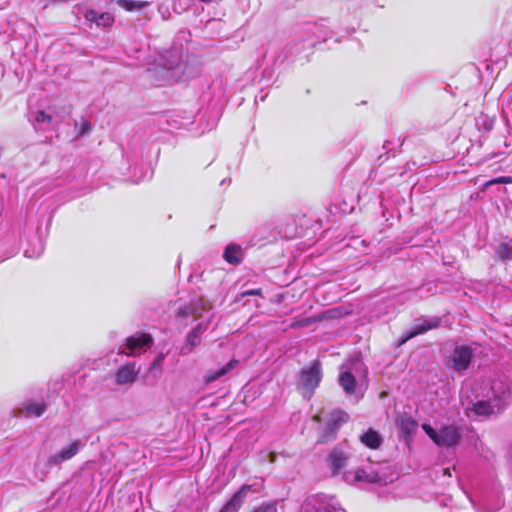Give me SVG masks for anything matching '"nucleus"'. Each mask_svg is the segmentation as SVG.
<instances>
[{"label": "nucleus", "instance_id": "f03ea898", "mask_svg": "<svg viewBox=\"0 0 512 512\" xmlns=\"http://www.w3.org/2000/svg\"><path fill=\"white\" fill-rule=\"evenodd\" d=\"M159 66L164 77L180 80L186 74L187 65L183 62L182 52L178 49L166 51L159 57Z\"/></svg>", "mask_w": 512, "mask_h": 512}, {"label": "nucleus", "instance_id": "aec40b11", "mask_svg": "<svg viewBox=\"0 0 512 512\" xmlns=\"http://www.w3.org/2000/svg\"><path fill=\"white\" fill-rule=\"evenodd\" d=\"M355 478L358 481L368 482V483H378L382 481L381 475L374 470H364L359 469L355 473Z\"/></svg>", "mask_w": 512, "mask_h": 512}, {"label": "nucleus", "instance_id": "c85d7f7f", "mask_svg": "<svg viewBox=\"0 0 512 512\" xmlns=\"http://www.w3.org/2000/svg\"><path fill=\"white\" fill-rule=\"evenodd\" d=\"M242 295L243 296L261 295V290L260 289L248 290V291L243 292Z\"/></svg>", "mask_w": 512, "mask_h": 512}, {"label": "nucleus", "instance_id": "f3484780", "mask_svg": "<svg viewBox=\"0 0 512 512\" xmlns=\"http://www.w3.org/2000/svg\"><path fill=\"white\" fill-rule=\"evenodd\" d=\"M237 364V360H231L221 368L209 370L205 375V382L211 383L216 381L217 379L229 373Z\"/></svg>", "mask_w": 512, "mask_h": 512}, {"label": "nucleus", "instance_id": "cd10ccee", "mask_svg": "<svg viewBox=\"0 0 512 512\" xmlns=\"http://www.w3.org/2000/svg\"><path fill=\"white\" fill-rule=\"evenodd\" d=\"M35 120L38 123L50 122L51 116L45 113L44 111H37Z\"/></svg>", "mask_w": 512, "mask_h": 512}, {"label": "nucleus", "instance_id": "423d86ee", "mask_svg": "<svg viewBox=\"0 0 512 512\" xmlns=\"http://www.w3.org/2000/svg\"><path fill=\"white\" fill-rule=\"evenodd\" d=\"M473 356V351L469 346L465 345H457L455 346L451 357H450V364L451 368L459 373L462 374L464 371H466L471 363V359Z\"/></svg>", "mask_w": 512, "mask_h": 512}, {"label": "nucleus", "instance_id": "f8f14e48", "mask_svg": "<svg viewBox=\"0 0 512 512\" xmlns=\"http://www.w3.org/2000/svg\"><path fill=\"white\" fill-rule=\"evenodd\" d=\"M440 324L439 318H432V319H422L420 320L415 326L409 331L408 335L403 339L402 343L406 342L407 340L423 334L431 329L437 328Z\"/></svg>", "mask_w": 512, "mask_h": 512}, {"label": "nucleus", "instance_id": "b1692460", "mask_svg": "<svg viewBox=\"0 0 512 512\" xmlns=\"http://www.w3.org/2000/svg\"><path fill=\"white\" fill-rule=\"evenodd\" d=\"M318 499H321L319 496L309 497L302 506L301 512H310L312 508H315L317 511H320V507H316Z\"/></svg>", "mask_w": 512, "mask_h": 512}, {"label": "nucleus", "instance_id": "bb28decb", "mask_svg": "<svg viewBox=\"0 0 512 512\" xmlns=\"http://www.w3.org/2000/svg\"><path fill=\"white\" fill-rule=\"evenodd\" d=\"M252 512H277L274 504H265L255 508Z\"/></svg>", "mask_w": 512, "mask_h": 512}, {"label": "nucleus", "instance_id": "9b49d317", "mask_svg": "<svg viewBox=\"0 0 512 512\" xmlns=\"http://www.w3.org/2000/svg\"><path fill=\"white\" fill-rule=\"evenodd\" d=\"M88 22L95 23L97 27H110L114 23V17L107 12L99 13L96 10H87L84 14Z\"/></svg>", "mask_w": 512, "mask_h": 512}, {"label": "nucleus", "instance_id": "0eeeda50", "mask_svg": "<svg viewBox=\"0 0 512 512\" xmlns=\"http://www.w3.org/2000/svg\"><path fill=\"white\" fill-rule=\"evenodd\" d=\"M83 446L82 442L79 440L72 441L68 446L62 448L59 452L50 456L45 464L47 469L58 465L64 461H67L74 457Z\"/></svg>", "mask_w": 512, "mask_h": 512}, {"label": "nucleus", "instance_id": "f257e3e1", "mask_svg": "<svg viewBox=\"0 0 512 512\" xmlns=\"http://www.w3.org/2000/svg\"><path fill=\"white\" fill-rule=\"evenodd\" d=\"M492 402L479 400L472 403L471 411L477 416H490L495 412L500 413L506 409L511 400L510 384L505 378L492 381Z\"/></svg>", "mask_w": 512, "mask_h": 512}, {"label": "nucleus", "instance_id": "6ab92c4d", "mask_svg": "<svg viewBox=\"0 0 512 512\" xmlns=\"http://www.w3.org/2000/svg\"><path fill=\"white\" fill-rule=\"evenodd\" d=\"M223 257L228 263L237 264L243 258V251L239 245L230 244L226 247Z\"/></svg>", "mask_w": 512, "mask_h": 512}, {"label": "nucleus", "instance_id": "dca6fc26", "mask_svg": "<svg viewBox=\"0 0 512 512\" xmlns=\"http://www.w3.org/2000/svg\"><path fill=\"white\" fill-rule=\"evenodd\" d=\"M360 441L370 449H378L381 446L383 439L377 431L368 429L360 436Z\"/></svg>", "mask_w": 512, "mask_h": 512}, {"label": "nucleus", "instance_id": "2eb2a0df", "mask_svg": "<svg viewBox=\"0 0 512 512\" xmlns=\"http://www.w3.org/2000/svg\"><path fill=\"white\" fill-rule=\"evenodd\" d=\"M46 409L42 402H26L19 408L18 414L24 417H40Z\"/></svg>", "mask_w": 512, "mask_h": 512}, {"label": "nucleus", "instance_id": "a878e982", "mask_svg": "<svg viewBox=\"0 0 512 512\" xmlns=\"http://www.w3.org/2000/svg\"><path fill=\"white\" fill-rule=\"evenodd\" d=\"M493 184H512V177L511 176H502L495 178L489 182L486 183V187L493 185Z\"/></svg>", "mask_w": 512, "mask_h": 512}, {"label": "nucleus", "instance_id": "4468645a", "mask_svg": "<svg viewBox=\"0 0 512 512\" xmlns=\"http://www.w3.org/2000/svg\"><path fill=\"white\" fill-rule=\"evenodd\" d=\"M207 329L204 324H198L192 332L187 336L186 344L181 348L182 355L189 354L194 347L200 344V335Z\"/></svg>", "mask_w": 512, "mask_h": 512}, {"label": "nucleus", "instance_id": "ddd939ff", "mask_svg": "<svg viewBox=\"0 0 512 512\" xmlns=\"http://www.w3.org/2000/svg\"><path fill=\"white\" fill-rule=\"evenodd\" d=\"M139 369H136L134 364H126L122 366L116 373V383L119 385L133 383L138 374Z\"/></svg>", "mask_w": 512, "mask_h": 512}, {"label": "nucleus", "instance_id": "7ed1b4c3", "mask_svg": "<svg viewBox=\"0 0 512 512\" xmlns=\"http://www.w3.org/2000/svg\"><path fill=\"white\" fill-rule=\"evenodd\" d=\"M321 367L319 362H313L309 367L303 368L298 377L297 388L306 399H310L314 390L321 381Z\"/></svg>", "mask_w": 512, "mask_h": 512}, {"label": "nucleus", "instance_id": "20e7f679", "mask_svg": "<svg viewBox=\"0 0 512 512\" xmlns=\"http://www.w3.org/2000/svg\"><path fill=\"white\" fill-rule=\"evenodd\" d=\"M422 429L438 446H453L460 438L458 429L453 425L443 426L439 431H436L429 424H423Z\"/></svg>", "mask_w": 512, "mask_h": 512}, {"label": "nucleus", "instance_id": "a211bd4d", "mask_svg": "<svg viewBox=\"0 0 512 512\" xmlns=\"http://www.w3.org/2000/svg\"><path fill=\"white\" fill-rule=\"evenodd\" d=\"M339 384L346 394L356 393V379L350 371H343L339 377Z\"/></svg>", "mask_w": 512, "mask_h": 512}, {"label": "nucleus", "instance_id": "7c9ffc66", "mask_svg": "<svg viewBox=\"0 0 512 512\" xmlns=\"http://www.w3.org/2000/svg\"><path fill=\"white\" fill-rule=\"evenodd\" d=\"M25 256H26V257H32V255L29 253V251H28V250H27V251H25Z\"/></svg>", "mask_w": 512, "mask_h": 512}, {"label": "nucleus", "instance_id": "393cba45", "mask_svg": "<svg viewBox=\"0 0 512 512\" xmlns=\"http://www.w3.org/2000/svg\"><path fill=\"white\" fill-rule=\"evenodd\" d=\"M498 255L500 258L507 260L512 258V246L508 243H503L499 246Z\"/></svg>", "mask_w": 512, "mask_h": 512}, {"label": "nucleus", "instance_id": "39448f33", "mask_svg": "<svg viewBox=\"0 0 512 512\" xmlns=\"http://www.w3.org/2000/svg\"><path fill=\"white\" fill-rule=\"evenodd\" d=\"M349 420V415L343 410H334L330 413L329 421L322 434L319 442L326 443L335 438L337 430Z\"/></svg>", "mask_w": 512, "mask_h": 512}, {"label": "nucleus", "instance_id": "6e6552de", "mask_svg": "<svg viewBox=\"0 0 512 512\" xmlns=\"http://www.w3.org/2000/svg\"><path fill=\"white\" fill-rule=\"evenodd\" d=\"M249 491L259 492L260 487H258L256 484L242 485L241 488L232 496V498L222 507L221 512H237L242 506L244 499Z\"/></svg>", "mask_w": 512, "mask_h": 512}, {"label": "nucleus", "instance_id": "9d476101", "mask_svg": "<svg viewBox=\"0 0 512 512\" xmlns=\"http://www.w3.org/2000/svg\"><path fill=\"white\" fill-rule=\"evenodd\" d=\"M395 423L407 438L413 436L418 428V423L416 420L407 413L398 414Z\"/></svg>", "mask_w": 512, "mask_h": 512}, {"label": "nucleus", "instance_id": "4be33fe9", "mask_svg": "<svg viewBox=\"0 0 512 512\" xmlns=\"http://www.w3.org/2000/svg\"><path fill=\"white\" fill-rule=\"evenodd\" d=\"M117 4L126 11H134L141 10L144 7H147L150 3L146 1L118 0Z\"/></svg>", "mask_w": 512, "mask_h": 512}, {"label": "nucleus", "instance_id": "1a4fd4ad", "mask_svg": "<svg viewBox=\"0 0 512 512\" xmlns=\"http://www.w3.org/2000/svg\"><path fill=\"white\" fill-rule=\"evenodd\" d=\"M152 345V338L148 334H139L129 337L126 340L128 355L136 356L145 352Z\"/></svg>", "mask_w": 512, "mask_h": 512}, {"label": "nucleus", "instance_id": "5701e85b", "mask_svg": "<svg viewBox=\"0 0 512 512\" xmlns=\"http://www.w3.org/2000/svg\"><path fill=\"white\" fill-rule=\"evenodd\" d=\"M198 309V304L191 303L189 306L179 307L177 311V316L188 317L190 315L196 314L198 312Z\"/></svg>", "mask_w": 512, "mask_h": 512}, {"label": "nucleus", "instance_id": "412c9836", "mask_svg": "<svg viewBox=\"0 0 512 512\" xmlns=\"http://www.w3.org/2000/svg\"><path fill=\"white\" fill-rule=\"evenodd\" d=\"M329 460L334 473L338 472L346 464L345 455L338 450H334L330 453Z\"/></svg>", "mask_w": 512, "mask_h": 512}, {"label": "nucleus", "instance_id": "c756f323", "mask_svg": "<svg viewBox=\"0 0 512 512\" xmlns=\"http://www.w3.org/2000/svg\"><path fill=\"white\" fill-rule=\"evenodd\" d=\"M90 129V125L88 122H84L81 128V134H84L86 131Z\"/></svg>", "mask_w": 512, "mask_h": 512}]
</instances>
